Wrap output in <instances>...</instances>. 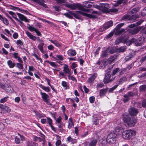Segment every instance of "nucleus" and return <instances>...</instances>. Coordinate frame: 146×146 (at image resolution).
Segmentation results:
<instances>
[{
    "label": "nucleus",
    "instance_id": "46",
    "mask_svg": "<svg viewBox=\"0 0 146 146\" xmlns=\"http://www.w3.org/2000/svg\"><path fill=\"white\" fill-rule=\"evenodd\" d=\"M16 67L20 69H23V65L20 63H17Z\"/></svg>",
    "mask_w": 146,
    "mask_h": 146
},
{
    "label": "nucleus",
    "instance_id": "1",
    "mask_svg": "<svg viewBox=\"0 0 146 146\" xmlns=\"http://www.w3.org/2000/svg\"><path fill=\"white\" fill-rule=\"evenodd\" d=\"M122 118L124 122L130 127L134 126L137 121V119L130 117L127 113H124L123 115Z\"/></svg>",
    "mask_w": 146,
    "mask_h": 146
},
{
    "label": "nucleus",
    "instance_id": "9",
    "mask_svg": "<svg viewBox=\"0 0 146 146\" xmlns=\"http://www.w3.org/2000/svg\"><path fill=\"white\" fill-rule=\"evenodd\" d=\"M100 5V10L102 12L106 13H108V7H109L108 4L101 3Z\"/></svg>",
    "mask_w": 146,
    "mask_h": 146
},
{
    "label": "nucleus",
    "instance_id": "28",
    "mask_svg": "<svg viewBox=\"0 0 146 146\" xmlns=\"http://www.w3.org/2000/svg\"><path fill=\"white\" fill-rule=\"evenodd\" d=\"M126 47L123 46L118 48L117 49V51L118 52H123L125 51L126 49Z\"/></svg>",
    "mask_w": 146,
    "mask_h": 146
},
{
    "label": "nucleus",
    "instance_id": "11",
    "mask_svg": "<svg viewBox=\"0 0 146 146\" xmlns=\"http://www.w3.org/2000/svg\"><path fill=\"white\" fill-rule=\"evenodd\" d=\"M17 15L18 16L20 19L21 20H20L18 19V20L17 21L19 22L21 24H23V23L22 21H24L26 22H29L28 19L25 16L19 13H17Z\"/></svg>",
    "mask_w": 146,
    "mask_h": 146
},
{
    "label": "nucleus",
    "instance_id": "22",
    "mask_svg": "<svg viewBox=\"0 0 146 146\" xmlns=\"http://www.w3.org/2000/svg\"><path fill=\"white\" fill-rule=\"evenodd\" d=\"M18 53L16 52H14L13 54L15 58L17 59L18 61L20 63H23V62L21 58L18 56Z\"/></svg>",
    "mask_w": 146,
    "mask_h": 146
},
{
    "label": "nucleus",
    "instance_id": "34",
    "mask_svg": "<svg viewBox=\"0 0 146 146\" xmlns=\"http://www.w3.org/2000/svg\"><path fill=\"white\" fill-rule=\"evenodd\" d=\"M146 90V85H142L141 86L139 89V90L140 92H143Z\"/></svg>",
    "mask_w": 146,
    "mask_h": 146
},
{
    "label": "nucleus",
    "instance_id": "57",
    "mask_svg": "<svg viewBox=\"0 0 146 146\" xmlns=\"http://www.w3.org/2000/svg\"><path fill=\"white\" fill-rule=\"evenodd\" d=\"M58 3L59 4L62 3H66L65 0H56Z\"/></svg>",
    "mask_w": 146,
    "mask_h": 146
},
{
    "label": "nucleus",
    "instance_id": "44",
    "mask_svg": "<svg viewBox=\"0 0 146 146\" xmlns=\"http://www.w3.org/2000/svg\"><path fill=\"white\" fill-rule=\"evenodd\" d=\"M133 55L130 54L129 56H126L125 58V61L126 62L128 61L131 59V58H133Z\"/></svg>",
    "mask_w": 146,
    "mask_h": 146
},
{
    "label": "nucleus",
    "instance_id": "18",
    "mask_svg": "<svg viewBox=\"0 0 146 146\" xmlns=\"http://www.w3.org/2000/svg\"><path fill=\"white\" fill-rule=\"evenodd\" d=\"M122 130L121 128L119 127H117L115 128V131L113 133H114L116 135V136L117 135H120L122 133L121 131Z\"/></svg>",
    "mask_w": 146,
    "mask_h": 146
},
{
    "label": "nucleus",
    "instance_id": "53",
    "mask_svg": "<svg viewBox=\"0 0 146 146\" xmlns=\"http://www.w3.org/2000/svg\"><path fill=\"white\" fill-rule=\"evenodd\" d=\"M74 126L73 122H68V128L70 129L72 127Z\"/></svg>",
    "mask_w": 146,
    "mask_h": 146
},
{
    "label": "nucleus",
    "instance_id": "27",
    "mask_svg": "<svg viewBox=\"0 0 146 146\" xmlns=\"http://www.w3.org/2000/svg\"><path fill=\"white\" fill-rule=\"evenodd\" d=\"M39 86L46 92H50V89L48 87H46L42 84H39Z\"/></svg>",
    "mask_w": 146,
    "mask_h": 146
},
{
    "label": "nucleus",
    "instance_id": "5",
    "mask_svg": "<svg viewBox=\"0 0 146 146\" xmlns=\"http://www.w3.org/2000/svg\"><path fill=\"white\" fill-rule=\"evenodd\" d=\"M116 135L114 133H111L107 136L106 141L110 144L114 143L116 139Z\"/></svg>",
    "mask_w": 146,
    "mask_h": 146
},
{
    "label": "nucleus",
    "instance_id": "31",
    "mask_svg": "<svg viewBox=\"0 0 146 146\" xmlns=\"http://www.w3.org/2000/svg\"><path fill=\"white\" fill-rule=\"evenodd\" d=\"M135 94V93L134 92H129L127 94L124 95V96L125 97H133Z\"/></svg>",
    "mask_w": 146,
    "mask_h": 146
},
{
    "label": "nucleus",
    "instance_id": "50",
    "mask_svg": "<svg viewBox=\"0 0 146 146\" xmlns=\"http://www.w3.org/2000/svg\"><path fill=\"white\" fill-rule=\"evenodd\" d=\"M29 27H28V29L31 31H35L36 29L35 28L31 26L30 25H29Z\"/></svg>",
    "mask_w": 146,
    "mask_h": 146
},
{
    "label": "nucleus",
    "instance_id": "13",
    "mask_svg": "<svg viewBox=\"0 0 146 146\" xmlns=\"http://www.w3.org/2000/svg\"><path fill=\"white\" fill-rule=\"evenodd\" d=\"M128 112L129 114L132 116L136 115L138 113V110L134 108H131L129 109Z\"/></svg>",
    "mask_w": 146,
    "mask_h": 146
},
{
    "label": "nucleus",
    "instance_id": "43",
    "mask_svg": "<svg viewBox=\"0 0 146 146\" xmlns=\"http://www.w3.org/2000/svg\"><path fill=\"white\" fill-rule=\"evenodd\" d=\"M118 84H117L114 86L110 88L108 91L109 93L112 92L113 91L115 90L118 86Z\"/></svg>",
    "mask_w": 146,
    "mask_h": 146
},
{
    "label": "nucleus",
    "instance_id": "21",
    "mask_svg": "<svg viewBox=\"0 0 146 146\" xmlns=\"http://www.w3.org/2000/svg\"><path fill=\"white\" fill-rule=\"evenodd\" d=\"M67 53L68 55L74 56L76 55V52L75 50L71 49L69 50L67 52Z\"/></svg>",
    "mask_w": 146,
    "mask_h": 146
},
{
    "label": "nucleus",
    "instance_id": "26",
    "mask_svg": "<svg viewBox=\"0 0 146 146\" xmlns=\"http://www.w3.org/2000/svg\"><path fill=\"white\" fill-rule=\"evenodd\" d=\"M138 17V16L136 15H133L131 16H129V20L131 22H134Z\"/></svg>",
    "mask_w": 146,
    "mask_h": 146
},
{
    "label": "nucleus",
    "instance_id": "2",
    "mask_svg": "<svg viewBox=\"0 0 146 146\" xmlns=\"http://www.w3.org/2000/svg\"><path fill=\"white\" fill-rule=\"evenodd\" d=\"M115 77L113 75L110 71H108L106 73L104 82L106 84L111 82L114 80Z\"/></svg>",
    "mask_w": 146,
    "mask_h": 146
},
{
    "label": "nucleus",
    "instance_id": "3",
    "mask_svg": "<svg viewBox=\"0 0 146 146\" xmlns=\"http://www.w3.org/2000/svg\"><path fill=\"white\" fill-rule=\"evenodd\" d=\"M135 135V132L132 130H128L124 131L122 133V137L124 139L129 140Z\"/></svg>",
    "mask_w": 146,
    "mask_h": 146
},
{
    "label": "nucleus",
    "instance_id": "49",
    "mask_svg": "<svg viewBox=\"0 0 146 146\" xmlns=\"http://www.w3.org/2000/svg\"><path fill=\"white\" fill-rule=\"evenodd\" d=\"M124 24V23H121L118 24L116 27V29L117 30H119L120 28Z\"/></svg>",
    "mask_w": 146,
    "mask_h": 146
},
{
    "label": "nucleus",
    "instance_id": "58",
    "mask_svg": "<svg viewBox=\"0 0 146 146\" xmlns=\"http://www.w3.org/2000/svg\"><path fill=\"white\" fill-rule=\"evenodd\" d=\"M129 15H125L122 18L123 20H129Z\"/></svg>",
    "mask_w": 146,
    "mask_h": 146
},
{
    "label": "nucleus",
    "instance_id": "51",
    "mask_svg": "<svg viewBox=\"0 0 146 146\" xmlns=\"http://www.w3.org/2000/svg\"><path fill=\"white\" fill-rule=\"evenodd\" d=\"M121 4V3L120 0H118L117 1L116 3L114 4L113 5L114 7H117L119 5Z\"/></svg>",
    "mask_w": 146,
    "mask_h": 146
},
{
    "label": "nucleus",
    "instance_id": "60",
    "mask_svg": "<svg viewBox=\"0 0 146 146\" xmlns=\"http://www.w3.org/2000/svg\"><path fill=\"white\" fill-rule=\"evenodd\" d=\"M143 27L141 29V32L143 34L146 35V27Z\"/></svg>",
    "mask_w": 146,
    "mask_h": 146
},
{
    "label": "nucleus",
    "instance_id": "37",
    "mask_svg": "<svg viewBox=\"0 0 146 146\" xmlns=\"http://www.w3.org/2000/svg\"><path fill=\"white\" fill-rule=\"evenodd\" d=\"M62 85L64 88L65 89L68 88L69 86L67 85V83L65 81H62Z\"/></svg>",
    "mask_w": 146,
    "mask_h": 146
},
{
    "label": "nucleus",
    "instance_id": "36",
    "mask_svg": "<svg viewBox=\"0 0 146 146\" xmlns=\"http://www.w3.org/2000/svg\"><path fill=\"white\" fill-rule=\"evenodd\" d=\"M120 71V70L119 68H116L113 70L111 73L114 76H115V74Z\"/></svg>",
    "mask_w": 146,
    "mask_h": 146
},
{
    "label": "nucleus",
    "instance_id": "25",
    "mask_svg": "<svg viewBox=\"0 0 146 146\" xmlns=\"http://www.w3.org/2000/svg\"><path fill=\"white\" fill-rule=\"evenodd\" d=\"M93 120L94 124L96 125L98 124L99 123L98 119L97 117V115H94L93 116Z\"/></svg>",
    "mask_w": 146,
    "mask_h": 146
},
{
    "label": "nucleus",
    "instance_id": "63",
    "mask_svg": "<svg viewBox=\"0 0 146 146\" xmlns=\"http://www.w3.org/2000/svg\"><path fill=\"white\" fill-rule=\"evenodd\" d=\"M121 4L122 3L123 5H125L127 2V0H120Z\"/></svg>",
    "mask_w": 146,
    "mask_h": 146
},
{
    "label": "nucleus",
    "instance_id": "16",
    "mask_svg": "<svg viewBox=\"0 0 146 146\" xmlns=\"http://www.w3.org/2000/svg\"><path fill=\"white\" fill-rule=\"evenodd\" d=\"M78 12L82 15L89 17L90 18H95L97 17V16L96 15L88 14L82 11H78Z\"/></svg>",
    "mask_w": 146,
    "mask_h": 146
},
{
    "label": "nucleus",
    "instance_id": "61",
    "mask_svg": "<svg viewBox=\"0 0 146 146\" xmlns=\"http://www.w3.org/2000/svg\"><path fill=\"white\" fill-rule=\"evenodd\" d=\"M47 122L49 124V125H52V119L50 118L49 117H47Z\"/></svg>",
    "mask_w": 146,
    "mask_h": 146
},
{
    "label": "nucleus",
    "instance_id": "62",
    "mask_svg": "<svg viewBox=\"0 0 146 146\" xmlns=\"http://www.w3.org/2000/svg\"><path fill=\"white\" fill-rule=\"evenodd\" d=\"M95 97L94 96L91 97L89 98L90 101L91 103H92L95 101Z\"/></svg>",
    "mask_w": 146,
    "mask_h": 146
},
{
    "label": "nucleus",
    "instance_id": "7",
    "mask_svg": "<svg viewBox=\"0 0 146 146\" xmlns=\"http://www.w3.org/2000/svg\"><path fill=\"white\" fill-rule=\"evenodd\" d=\"M98 133L96 134L94 137L90 139L89 142V146H96L98 140L99 139Z\"/></svg>",
    "mask_w": 146,
    "mask_h": 146
},
{
    "label": "nucleus",
    "instance_id": "55",
    "mask_svg": "<svg viewBox=\"0 0 146 146\" xmlns=\"http://www.w3.org/2000/svg\"><path fill=\"white\" fill-rule=\"evenodd\" d=\"M146 60V55L142 57L139 60L140 62L141 63L144 62Z\"/></svg>",
    "mask_w": 146,
    "mask_h": 146
},
{
    "label": "nucleus",
    "instance_id": "32",
    "mask_svg": "<svg viewBox=\"0 0 146 146\" xmlns=\"http://www.w3.org/2000/svg\"><path fill=\"white\" fill-rule=\"evenodd\" d=\"M49 41L57 47H59L61 46V44L56 40H50Z\"/></svg>",
    "mask_w": 146,
    "mask_h": 146
},
{
    "label": "nucleus",
    "instance_id": "54",
    "mask_svg": "<svg viewBox=\"0 0 146 146\" xmlns=\"http://www.w3.org/2000/svg\"><path fill=\"white\" fill-rule=\"evenodd\" d=\"M8 98V97H6L3 98L2 99H1L0 100V102L1 103H3L4 102H5L7 101V98Z\"/></svg>",
    "mask_w": 146,
    "mask_h": 146
},
{
    "label": "nucleus",
    "instance_id": "4",
    "mask_svg": "<svg viewBox=\"0 0 146 146\" xmlns=\"http://www.w3.org/2000/svg\"><path fill=\"white\" fill-rule=\"evenodd\" d=\"M66 6L68 8H70L72 10H76L78 9L81 11H84V8L83 6L81 4H70L69 3L66 5Z\"/></svg>",
    "mask_w": 146,
    "mask_h": 146
},
{
    "label": "nucleus",
    "instance_id": "45",
    "mask_svg": "<svg viewBox=\"0 0 146 146\" xmlns=\"http://www.w3.org/2000/svg\"><path fill=\"white\" fill-rule=\"evenodd\" d=\"M3 111H4V113L5 112V111H10L9 108L7 106L3 105Z\"/></svg>",
    "mask_w": 146,
    "mask_h": 146
},
{
    "label": "nucleus",
    "instance_id": "41",
    "mask_svg": "<svg viewBox=\"0 0 146 146\" xmlns=\"http://www.w3.org/2000/svg\"><path fill=\"white\" fill-rule=\"evenodd\" d=\"M139 9L138 8H134L132 9L130 11V12L132 13H135L137 12Z\"/></svg>",
    "mask_w": 146,
    "mask_h": 146
},
{
    "label": "nucleus",
    "instance_id": "52",
    "mask_svg": "<svg viewBox=\"0 0 146 146\" xmlns=\"http://www.w3.org/2000/svg\"><path fill=\"white\" fill-rule=\"evenodd\" d=\"M53 7L56 11H59L61 10V7L59 6H54Z\"/></svg>",
    "mask_w": 146,
    "mask_h": 146
},
{
    "label": "nucleus",
    "instance_id": "38",
    "mask_svg": "<svg viewBox=\"0 0 146 146\" xmlns=\"http://www.w3.org/2000/svg\"><path fill=\"white\" fill-rule=\"evenodd\" d=\"M107 49H108V52L110 54H113L115 52V49L113 47L108 48Z\"/></svg>",
    "mask_w": 146,
    "mask_h": 146
},
{
    "label": "nucleus",
    "instance_id": "59",
    "mask_svg": "<svg viewBox=\"0 0 146 146\" xmlns=\"http://www.w3.org/2000/svg\"><path fill=\"white\" fill-rule=\"evenodd\" d=\"M32 55L34 56H35L38 60H39L40 61H42V60L41 58H39L38 55L35 53H33Z\"/></svg>",
    "mask_w": 146,
    "mask_h": 146
},
{
    "label": "nucleus",
    "instance_id": "29",
    "mask_svg": "<svg viewBox=\"0 0 146 146\" xmlns=\"http://www.w3.org/2000/svg\"><path fill=\"white\" fill-rule=\"evenodd\" d=\"M7 63L10 68H13L16 65V64L13 62L11 60H9L7 61Z\"/></svg>",
    "mask_w": 146,
    "mask_h": 146
},
{
    "label": "nucleus",
    "instance_id": "33",
    "mask_svg": "<svg viewBox=\"0 0 146 146\" xmlns=\"http://www.w3.org/2000/svg\"><path fill=\"white\" fill-rule=\"evenodd\" d=\"M117 57V55L116 54H114L113 56H110V58H109V60L110 63L114 61Z\"/></svg>",
    "mask_w": 146,
    "mask_h": 146
},
{
    "label": "nucleus",
    "instance_id": "35",
    "mask_svg": "<svg viewBox=\"0 0 146 146\" xmlns=\"http://www.w3.org/2000/svg\"><path fill=\"white\" fill-rule=\"evenodd\" d=\"M108 49H106L105 50L103 51L101 54L102 57H105L108 55Z\"/></svg>",
    "mask_w": 146,
    "mask_h": 146
},
{
    "label": "nucleus",
    "instance_id": "12",
    "mask_svg": "<svg viewBox=\"0 0 146 146\" xmlns=\"http://www.w3.org/2000/svg\"><path fill=\"white\" fill-rule=\"evenodd\" d=\"M142 26L138 27L133 29H131L129 30V32L132 35L137 34L140 30L141 29Z\"/></svg>",
    "mask_w": 146,
    "mask_h": 146
},
{
    "label": "nucleus",
    "instance_id": "39",
    "mask_svg": "<svg viewBox=\"0 0 146 146\" xmlns=\"http://www.w3.org/2000/svg\"><path fill=\"white\" fill-rule=\"evenodd\" d=\"M43 45L44 43H41L40 44H38V49L42 53H43L44 52V50H43Z\"/></svg>",
    "mask_w": 146,
    "mask_h": 146
},
{
    "label": "nucleus",
    "instance_id": "10",
    "mask_svg": "<svg viewBox=\"0 0 146 146\" xmlns=\"http://www.w3.org/2000/svg\"><path fill=\"white\" fill-rule=\"evenodd\" d=\"M40 94L43 101L46 103L48 105L50 104V102L48 99V98H49L48 95L46 93L42 92H40Z\"/></svg>",
    "mask_w": 146,
    "mask_h": 146
},
{
    "label": "nucleus",
    "instance_id": "8",
    "mask_svg": "<svg viewBox=\"0 0 146 146\" xmlns=\"http://www.w3.org/2000/svg\"><path fill=\"white\" fill-rule=\"evenodd\" d=\"M19 137L16 136L15 138V142L17 144H19L23 143V141H24L25 138V137L23 135L19 134Z\"/></svg>",
    "mask_w": 146,
    "mask_h": 146
},
{
    "label": "nucleus",
    "instance_id": "30",
    "mask_svg": "<svg viewBox=\"0 0 146 146\" xmlns=\"http://www.w3.org/2000/svg\"><path fill=\"white\" fill-rule=\"evenodd\" d=\"M12 89V88L9 85L5 84V86L4 88V90L8 92H10L12 91L11 90Z\"/></svg>",
    "mask_w": 146,
    "mask_h": 146
},
{
    "label": "nucleus",
    "instance_id": "17",
    "mask_svg": "<svg viewBox=\"0 0 146 146\" xmlns=\"http://www.w3.org/2000/svg\"><path fill=\"white\" fill-rule=\"evenodd\" d=\"M73 12L68 11L66 13H64L63 14L67 17L72 19L73 17Z\"/></svg>",
    "mask_w": 146,
    "mask_h": 146
},
{
    "label": "nucleus",
    "instance_id": "42",
    "mask_svg": "<svg viewBox=\"0 0 146 146\" xmlns=\"http://www.w3.org/2000/svg\"><path fill=\"white\" fill-rule=\"evenodd\" d=\"M33 139L34 141H38L40 142H41L43 140L42 138H40V137L36 136H35L34 137Z\"/></svg>",
    "mask_w": 146,
    "mask_h": 146
},
{
    "label": "nucleus",
    "instance_id": "48",
    "mask_svg": "<svg viewBox=\"0 0 146 146\" xmlns=\"http://www.w3.org/2000/svg\"><path fill=\"white\" fill-rule=\"evenodd\" d=\"M104 86V85L102 83H98L97 85L96 88H100L103 87Z\"/></svg>",
    "mask_w": 146,
    "mask_h": 146
},
{
    "label": "nucleus",
    "instance_id": "23",
    "mask_svg": "<svg viewBox=\"0 0 146 146\" xmlns=\"http://www.w3.org/2000/svg\"><path fill=\"white\" fill-rule=\"evenodd\" d=\"M25 33L29 37L30 39H32L34 41L36 40V38L35 36L32 35L30 32L27 31H26Z\"/></svg>",
    "mask_w": 146,
    "mask_h": 146
},
{
    "label": "nucleus",
    "instance_id": "47",
    "mask_svg": "<svg viewBox=\"0 0 146 146\" xmlns=\"http://www.w3.org/2000/svg\"><path fill=\"white\" fill-rule=\"evenodd\" d=\"M118 11V9L116 8H113L108 9V13L111 12L113 13H115Z\"/></svg>",
    "mask_w": 146,
    "mask_h": 146
},
{
    "label": "nucleus",
    "instance_id": "20",
    "mask_svg": "<svg viewBox=\"0 0 146 146\" xmlns=\"http://www.w3.org/2000/svg\"><path fill=\"white\" fill-rule=\"evenodd\" d=\"M127 80V78L125 76H123L117 80V83L118 85L122 84L123 83Z\"/></svg>",
    "mask_w": 146,
    "mask_h": 146
},
{
    "label": "nucleus",
    "instance_id": "19",
    "mask_svg": "<svg viewBox=\"0 0 146 146\" xmlns=\"http://www.w3.org/2000/svg\"><path fill=\"white\" fill-rule=\"evenodd\" d=\"M63 71L66 74L71 72V69L69 68L68 66L65 64H64Z\"/></svg>",
    "mask_w": 146,
    "mask_h": 146
},
{
    "label": "nucleus",
    "instance_id": "64",
    "mask_svg": "<svg viewBox=\"0 0 146 146\" xmlns=\"http://www.w3.org/2000/svg\"><path fill=\"white\" fill-rule=\"evenodd\" d=\"M27 146H34L33 145V142L30 141H27Z\"/></svg>",
    "mask_w": 146,
    "mask_h": 146
},
{
    "label": "nucleus",
    "instance_id": "15",
    "mask_svg": "<svg viewBox=\"0 0 146 146\" xmlns=\"http://www.w3.org/2000/svg\"><path fill=\"white\" fill-rule=\"evenodd\" d=\"M108 88H106L102 89L100 90L99 96L101 97H102L105 96L108 90Z\"/></svg>",
    "mask_w": 146,
    "mask_h": 146
},
{
    "label": "nucleus",
    "instance_id": "40",
    "mask_svg": "<svg viewBox=\"0 0 146 146\" xmlns=\"http://www.w3.org/2000/svg\"><path fill=\"white\" fill-rule=\"evenodd\" d=\"M137 40L136 39L133 38L130 40L129 41L127 42V44L128 45H130L131 44L133 43H135L136 42Z\"/></svg>",
    "mask_w": 146,
    "mask_h": 146
},
{
    "label": "nucleus",
    "instance_id": "6",
    "mask_svg": "<svg viewBox=\"0 0 146 146\" xmlns=\"http://www.w3.org/2000/svg\"><path fill=\"white\" fill-rule=\"evenodd\" d=\"M113 25V22L111 21L107 22L104 24L102 27L99 29L100 31L103 32L111 27Z\"/></svg>",
    "mask_w": 146,
    "mask_h": 146
},
{
    "label": "nucleus",
    "instance_id": "56",
    "mask_svg": "<svg viewBox=\"0 0 146 146\" xmlns=\"http://www.w3.org/2000/svg\"><path fill=\"white\" fill-rule=\"evenodd\" d=\"M46 62L53 67H55L56 66V65L54 62H50L49 61H47Z\"/></svg>",
    "mask_w": 146,
    "mask_h": 146
},
{
    "label": "nucleus",
    "instance_id": "24",
    "mask_svg": "<svg viewBox=\"0 0 146 146\" xmlns=\"http://www.w3.org/2000/svg\"><path fill=\"white\" fill-rule=\"evenodd\" d=\"M84 5L85 7L88 8H91L93 7L92 3L90 1L84 2Z\"/></svg>",
    "mask_w": 146,
    "mask_h": 146
},
{
    "label": "nucleus",
    "instance_id": "14",
    "mask_svg": "<svg viewBox=\"0 0 146 146\" xmlns=\"http://www.w3.org/2000/svg\"><path fill=\"white\" fill-rule=\"evenodd\" d=\"M97 76V74L96 73H94L92 75H91L90 76L87 82L90 84H92L94 82V81L96 78Z\"/></svg>",
    "mask_w": 146,
    "mask_h": 146
}]
</instances>
